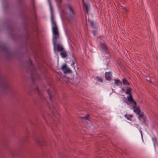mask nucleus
<instances>
[{"label": "nucleus", "mask_w": 158, "mask_h": 158, "mask_svg": "<svg viewBox=\"0 0 158 158\" xmlns=\"http://www.w3.org/2000/svg\"><path fill=\"white\" fill-rule=\"evenodd\" d=\"M122 91H123V92H125V89H124V88H122Z\"/></svg>", "instance_id": "cd10ccee"}, {"label": "nucleus", "mask_w": 158, "mask_h": 158, "mask_svg": "<svg viewBox=\"0 0 158 158\" xmlns=\"http://www.w3.org/2000/svg\"><path fill=\"white\" fill-rule=\"evenodd\" d=\"M75 59L74 58V59L72 60L71 61V65L72 66H74L75 64Z\"/></svg>", "instance_id": "a878e982"}, {"label": "nucleus", "mask_w": 158, "mask_h": 158, "mask_svg": "<svg viewBox=\"0 0 158 158\" xmlns=\"http://www.w3.org/2000/svg\"><path fill=\"white\" fill-rule=\"evenodd\" d=\"M81 118H83L84 119H85L86 120H88L89 118V115H86L85 117H81Z\"/></svg>", "instance_id": "393cba45"}, {"label": "nucleus", "mask_w": 158, "mask_h": 158, "mask_svg": "<svg viewBox=\"0 0 158 158\" xmlns=\"http://www.w3.org/2000/svg\"><path fill=\"white\" fill-rule=\"evenodd\" d=\"M125 117L128 120L131 121V118L133 117V116L131 114H126L125 115Z\"/></svg>", "instance_id": "2eb2a0df"}, {"label": "nucleus", "mask_w": 158, "mask_h": 158, "mask_svg": "<svg viewBox=\"0 0 158 158\" xmlns=\"http://www.w3.org/2000/svg\"><path fill=\"white\" fill-rule=\"evenodd\" d=\"M53 41L54 50L55 52L62 51L64 50V48L63 47L57 44V40H53Z\"/></svg>", "instance_id": "20e7f679"}, {"label": "nucleus", "mask_w": 158, "mask_h": 158, "mask_svg": "<svg viewBox=\"0 0 158 158\" xmlns=\"http://www.w3.org/2000/svg\"><path fill=\"white\" fill-rule=\"evenodd\" d=\"M61 52L60 54L61 56L63 58L66 57L67 56V54L65 51H63Z\"/></svg>", "instance_id": "f8f14e48"}, {"label": "nucleus", "mask_w": 158, "mask_h": 158, "mask_svg": "<svg viewBox=\"0 0 158 158\" xmlns=\"http://www.w3.org/2000/svg\"><path fill=\"white\" fill-rule=\"evenodd\" d=\"M93 34H94V35H95V32L94 31H93Z\"/></svg>", "instance_id": "c85d7f7f"}, {"label": "nucleus", "mask_w": 158, "mask_h": 158, "mask_svg": "<svg viewBox=\"0 0 158 158\" xmlns=\"http://www.w3.org/2000/svg\"><path fill=\"white\" fill-rule=\"evenodd\" d=\"M88 22L90 23V25L92 28H95L96 27L97 23L96 22H94L93 21H89L88 20Z\"/></svg>", "instance_id": "1a4fd4ad"}, {"label": "nucleus", "mask_w": 158, "mask_h": 158, "mask_svg": "<svg viewBox=\"0 0 158 158\" xmlns=\"http://www.w3.org/2000/svg\"><path fill=\"white\" fill-rule=\"evenodd\" d=\"M125 93L127 94H131V89L129 87L128 88L126 89V92H125Z\"/></svg>", "instance_id": "f3484780"}, {"label": "nucleus", "mask_w": 158, "mask_h": 158, "mask_svg": "<svg viewBox=\"0 0 158 158\" xmlns=\"http://www.w3.org/2000/svg\"><path fill=\"white\" fill-rule=\"evenodd\" d=\"M126 103H127L128 105H129V103L127 101L126 102Z\"/></svg>", "instance_id": "c756f323"}, {"label": "nucleus", "mask_w": 158, "mask_h": 158, "mask_svg": "<svg viewBox=\"0 0 158 158\" xmlns=\"http://www.w3.org/2000/svg\"><path fill=\"white\" fill-rule=\"evenodd\" d=\"M67 65L66 64H64L63 66H62L61 68V69L63 70H64L66 68H67Z\"/></svg>", "instance_id": "5701e85b"}, {"label": "nucleus", "mask_w": 158, "mask_h": 158, "mask_svg": "<svg viewBox=\"0 0 158 158\" xmlns=\"http://www.w3.org/2000/svg\"><path fill=\"white\" fill-rule=\"evenodd\" d=\"M138 118L139 119H140L141 118L143 117L144 115V113L143 112L141 113V114H139Z\"/></svg>", "instance_id": "b1692460"}, {"label": "nucleus", "mask_w": 158, "mask_h": 158, "mask_svg": "<svg viewBox=\"0 0 158 158\" xmlns=\"http://www.w3.org/2000/svg\"><path fill=\"white\" fill-rule=\"evenodd\" d=\"M144 118V120L143 121V122L144 123V122L145 121V118Z\"/></svg>", "instance_id": "7c9ffc66"}, {"label": "nucleus", "mask_w": 158, "mask_h": 158, "mask_svg": "<svg viewBox=\"0 0 158 158\" xmlns=\"http://www.w3.org/2000/svg\"><path fill=\"white\" fill-rule=\"evenodd\" d=\"M19 1H21V0H19Z\"/></svg>", "instance_id": "473e14b6"}, {"label": "nucleus", "mask_w": 158, "mask_h": 158, "mask_svg": "<svg viewBox=\"0 0 158 158\" xmlns=\"http://www.w3.org/2000/svg\"><path fill=\"white\" fill-rule=\"evenodd\" d=\"M10 153L12 156H15L16 153V152L14 150H12L10 151Z\"/></svg>", "instance_id": "a211bd4d"}, {"label": "nucleus", "mask_w": 158, "mask_h": 158, "mask_svg": "<svg viewBox=\"0 0 158 158\" xmlns=\"http://www.w3.org/2000/svg\"><path fill=\"white\" fill-rule=\"evenodd\" d=\"M140 132H141V135L142 136V131H140Z\"/></svg>", "instance_id": "2f4dec72"}, {"label": "nucleus", "mask_w": 158, "mask_h": 158, "mask_svg": "<svg viewBox=\"0 0 158 158\" xmlns=\"http://www.w3.org/2000/svg\"><path fill=\"white\" fill-rule=\"evenodd\" d=\"M35 141L36 143L40 146H43L45 144V143L43 139L40 138H36Z\"/></svg>", "instance_id": "39448f33"}, {"label": "nucleus", "mask_w": 158, "mask_h": 158, "mask_svg": "<svg viewBox=\"0 0 158 158\" xmlns=\"http://www.w3.org/2000/svg\"><path fill=\"white\" fill-rule=\"evenodd\" d=\"M97 80L98 81L102 82L103 81V79L101 77H97L96 78Z\"/></svg>", "instance_id": "aec40b11"}, {"label": "nucleus", "mask_w": 158, "mask_h": 158, "mask_svg": "<svg viewBox=\"0 0 158 158\" xmlns=\"http://www.w3.org/2000/svg\"><path fill=\"white\" fill-rule=\"evenodd\" d=\"M132 107L134 108V112L136 113L137 115H138L140 114V110L139 107L138 106L136 107V106H135V105H134L132 106Z\"/></svg>", "instance_id": "6e6552de"}, {"label": "nucleus", "mask_w": 158, "mask_h": 158, "mask_svg": "<svg viewBox=\"0 0 158 158\" xmlns=\"http://www.w3.org/2000/svg\"><path fill=\"white\" fill-rule=\"evenodd\" d=\"M121 8H123V10H125L126 12H127L128 11V10H127V8H126L124 7H123L122 6H121Z\"/></svg>", "instance_id": "bb28decb"}, {"label": "nucleus", "mask_w": 158, "mask_h": 158, "mask_svg": "<svg viewBox=\"0 0 158 158\" xmlns=\"http://www.w3.org/2000/svg\"><path fill=\"white\" fill-rule=\"evenodd\" d=\"M122 82L124 85H130L129 83L127 81L126 79L125 78L123 79Z\"/></svg>", "instance_id": "ddd939ff"}, {"label": "nucleus", "mask_w": 158, "mask_h": 158, "mask_svg": "<svg viewBox=\"0 0 158 158\" xmlns=\"http://www.w3.org/2000/svg\"><path fill=\"white\" fill-rule=\"evenodd\" d=\"M29 68L28 70L30 73L31 77L33 83L36 81L40 79V76L36 72V70L34 67L32 61L30 59H29L28 63Z\"/></svg>", "instance_id": "f257e3e1"}, {"label": "nucleus", "mask_w": 158, "mask_h": 158, "mask_svg": "<svg viewBox=\"0 0 158 158\" xmlns=\"http://www.w3.org/2000/svg\"><path fill=\"white\" fill-rule=\"evenodd\" d=\"M101 47L104 50L105 52H106L107 50V47L106 46L105 44H102Z\"/></svg>", "instance_id": "412c9836"}, {"label": "nucleus", "mask_w": 158, "mask_h": 158, "mask_svg": "<svg viewBox=\"0 0 158 158\" xmlns=\"http://www.w3.org/2000/svg\"><path fill=\"white\" fill-rule=\"evenodd\" d=\"M47 92L48 94L49 95V98L50 101H52V94H51V92L50 91V90L49 89H47Z\"/></svg>", "instance_id": "dca6fc26"}, {"label": "nucleus", "mask_w": 158, "mask_h": 158, "mask_svg": "<svg viewBox=\"0 0 158 158\" xmlns=\"http://www.w3.org/2000/svg\"><path fill=\"white\" fill-rule=\"evenodd\" d=\"M51 21L52 25V32L53 35V40H57L59 38V33L56 22L54 20L52 14L51 17Z\"/></svg>", "instance_id": "f03ea898"}, {"label": "nucleus", "mask_w": 158, "mask_h": 158, "mask_svg": "<svg viewBox=\"0 0 158 158\" xmlns=\"http://www.w3.org/2000/svg\"><path fill=\"white\" fill-rule=\"evenodd\" d=\"M0 51L5 52L7 55V57L10 58L12 54L9 48L2 43H0Z\"/></svg>", "instance_id": "7ed1b4c3"}, {"label": "nucleus", "mask_w": 158, "mask_h": 158, "mask_svg": "<svg viewBox=\"0 0 158 158\" xmlns=\"http://www.w3.org/2000/svg\"><path fill=\"white\" fill-rule=\"evenodd\" d=\"M82 2L83 4L85 7V9L86 10V12L88 14V6L84 2L83 0H82Z\"/></svg>", "instance_id": "4468645a"}, {"label": "nucleus", "mask_w": 158, "mask_h": 158, "mask_svg": "<svg viewBox=\"0 0 158 158\" xmlns=\"http://www.w3.org/2000/svg\"><path fill=\"white\" fill-rule=\"evenodd\" d=\"M127 98L128 101L131 102L132 104L135 105V106H136L137 103L135 100L133 99L131 94H130L127 97Z\"/></svg>", "instance_id": "423d86ee"}, {"label": "nucleus", "mask_w": 158, "mask_h": 158, "mask_svg": "<svg viewBox=\"0 0 158 158\" xmlns=\"http://www.w3.org/2000/svg\"><path fill=\"white\" fill-rule=\"evenodd\" d=\"M64 71V73H70L71 72V70L68 68H67L65 69Z\"/></svg>", "instance_id": "6ab92c4d"}, {"label": "nucleus", "mask_w": 158, "mask_h": 158, "mask_svg": "<svg viewBox=\"0 0 158 158\" xmlns=\"http://www.w3.org/2000/svg\"><path fill=\"white\" fill-rule=\"evenodd\" d=\"M35 91L36 92H38L41 95V94L40 92V89L38 87H36L35 89Z\"/></svg>", "instance_id": "4be33fe9"}, {"label": "nucleus", "mask_w": 158, "mask_h": 158, "mask_svg": "<svg viewBox=\"0 0 158 158\" xmlns=\"http://www.w3.org/2000/svg\"><path fill=\"white\" fill-rule=\"evenodd\" d=\"M67 6L68 7L69 10L70 14H72V15H74L75 12L74 10L73 9L72 7H71V6L69 5H67Z\"/></svg>", "instance_id": "9d476101"}, {"label": "nucleus", "mask_w": 158, "mask_h": 158, "mask_svg": "<svg viewBox=\"0 0 158 158\" xmlns=\"http://www.w3.org/2000/svg\"><path fill=\"white\" fill-rule=\"evenodd\" d=\"M114 82L117 85L119 86L122 85V82L119 79H115Z\"/></svg>", "instance_id": "9b49d317"}, {"label": "nucleus", "mask_w": 158, "mask_h": 158, "mask_svg": "<svg viewBox=\"0 0 158 158\" xmlns=\"http://www.w3.org/2000/svg\"><path fill=\"white\" fill-rule=\"evenodd\" d=\"M105 75V78L106 80L109 81L111 80L112 75L110 72H106Z\"/></svg>", "instance_id": "0eeeda50"}]
</instances>
